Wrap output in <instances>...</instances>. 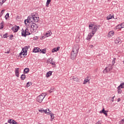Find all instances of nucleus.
Wrapping results in <instances>:
<instances>
[{"label": "nucleus", "mask_w": 124, "mask_h": 124, "mask_svg": "<svg viewBox=\"0 0 124 124\" xmlns=\"http://www.w3.org/2000/svg\"><path fill=\"white\" fill-rule=\"evenodd\" d=\"M19 29H20V27H19V26H16L15 27H14L12 28V31H13L14 32H17Z\"/></svg>", "instance_id": "obj_8"}, {"label": "nucleus", "mask_w": 124, "mask_h": 124, "mask_svg": "<svg viewBox=\"0 0 124 124\" xmlns=\"http://www.w3.org/2000/svg\"><path fill=\"white\" fill-rule=\"evenodd\" d=\"M96 124H101V122L100 121H98L97 122H96Z\"/></svg>", "instance_id": "obj_41"}, {"label": "nucleus", "mask_w": 124, "mask_h": 124, "mask_svg": "<svg viewBox=\"0 0 124 124\" xmlns=\"http://www.w3.org/2000/svg\"><path fill=\"white\" fill-rule=\"evenodd\" d=\"M27 50H25V49H22L21 51V53L19 54V56L20 57V58H24L25 57V55L27 56Z\"/></svg>", "instance_id": "obj_7"}, {"label": "nucleus", "mask_w": 124, "mask_h": 124, "mask_svg": "<svg viewBox=\"0 0 124 124\" xmlns=\"http://www.w3.org/2000/svg\"><path fill=\"white\" fill-rule=\"evenodd\" d=\"M120 26H121V28L123 29V28H124V22L120 24Z\"/></svg>", "instance_id": "obj_39"}, {"label": "nucleus", "mask_w": 124, "mask_h": 124, "mask_svg": "<svg viewBox=\"0 0 124 124\" xmlns=\"http://www.w3.org/2000/svg\"><path fill=\"white\" fill-rule=\"evenodd\" d=\"M27 76L25 74H22L21 76V80H25Z\"/></svg>", "instance_id": "obj_26"}, {"label": "nucleus", "mask_w": 124, "mask_h": 124, "mask_svg": "<svg viewBox=\"0 0 124 124\" xmlns=\"http://www.w3.org/2000/svg\"><path fill=\"white\" fill-rule=\"evenodd\" d=\"M117 101H118V102H120V101H121V98H119L117 99Z\"/></svg>", "instance_id": "obj_48"}, {"label": "nucleus", "mask_w": 124, "mask_h": 124, "mask_svg": "<svg viewBox=\"0 0 124 124\" xmlns=\"http://www.w3.org/2000/svg\"><path fill=\"white\" fill-rule=\"evenodd\" d=\"M117 92H118V93H122V92H123V91H122V89L121 88H117Z\"/></svg>", "instance_id": "obj_30"}, {"label": "nucleus", "mask_w": 124, "mask_h": 124, "mask_svg": "<svg viewBox=\"0 0 124 124\" xmlns=\"http://www.w3.org/2000/svg\"><path fill=\"white\" fill-rule=\"evenodd\" d=\"M10 37H13V35H11Z\"/></svg>", "instance_id": "obj_50"}, {"label": "nucleus", "mask_w": 124, "mask_h": 124, "mask_svg": "<svg viewBox=\"0 0 124 124\" xmlns=\"http://www.w3.org/2000/svg\"><path fill=\"white\" fill-rule=\"evenodd\" d=\"M71 79L74 81H75L76 82H78L79 81V79L78 78L76 77H71Z\"/></svg>", "instance_id": "obj_19"}, {"label": "nucleus", "mask_w": 124, "mask_h": 124, "mask_svg": "<svg viewBox=\"0 0 124 124\" xmlns=\"http://www.w3.org/2000/svg\"><path fill=\"white\" fill-rule=\"evenodd\" d=\"M4 11H5V10H2L1 12H0V17L2 16L3 15V13H4Z\"/></svg>", "instance_id": "obj_31"}, {"label": "nucleus", "mask_w": 124, "mask_h": 124, "mask_svg": "<svg viewBox=\"0 0 124 124\" xmlns=\"http://www.w3.org/2000/svg\"><path fill=\"white\" fill-rule=\"evenodd\" d=\"M54 90H55V88L54 87H51L50 90H49V93H53L54 92Z\"/></svg>", "instance_id": "obj_36"}, {"label": "nucleus", "mask_w": 124, "mask_h": 124, "mask_svg": "<svg viewBox=\"0 0 124 124\" xmlns=\"http://www.w3.org/2000/svg\"><path fill=\"white\" fill-rule=\"evenodd\" d=\"M15 73H16V77H19V68H16L15 69Z\"/></svg>", "instance_id": "obj_13"}, {"label": "nucleus", "mask_w": 124, "mask_h": 124, "mask_svg": "<svg viewBox=\"0 0 124 124\" xmlns=\"http://www.w3.org/2000/svg\"><path fill=\"white\" fill-rule=\"evenodd\" d=\"M8 17H9V13H7L5 16V18L6 20H7V18H8Z\"/></svg>", "instance_id": "obj_37"}, {"label": "nucleus", "mask_w": 124, "mask_h": 124, "mask_svg": "<svg viewBox=\"0 0 124 124\" xmlns=\"http://www.w3.org/2000/svg\"><path fill=\"white\" fill-rule=\"evenodd\" d=\"M115 62H116V58H114L112 61V66L114 65L115 64Z\"/></svg>", "instance_id": "obj_32"}, {"label": "nucleus", "mask_w": 124, "mask_h": 124, "mask_svg": "<svg viewBox=\"0 0 124 124\" xmlns=\"http://www.w3.org/2000/svg\"><path fill=\"white\" fill-rule=\"evenodd\" d=\"M28 49H29L28 46H25L24 48L22 49V50H24V51H26V52L27 53Z\"/></svg>", "instance_id": "obj_35"}, {"label": "nucleus", "mask_w": 124, "mask_h": 124, "mask_svg": "<svg viewBox=\"0 0 124 124\" xmlns=\"http://www.w3.org/2000/svg\"><path fill=\"white\" fill-rule=\"evenodd\" d=\"M2 4H3V2H2H2H0V6H1L2 5Z\"/></svg>", "instance_id": "obj_46"}, {"label": "nucleus", "mask_w": 124, "mask_h": 124, "mask_svg": "<svg viewBox=\"0 0 124 124\" xmlns=\"http://www.w3.org/2000/svg\"><path fill=\"white\" fill-rule=\"evenodd\" d=\"M79 46L76 45L73 47L72 51L71 53V60H74L77 57L78 52H79Z\"/></svg>", "instance_id": "obj_3"}, {"label": "nucleus", "mask_w": 124, "mask_h": 124, "mask_svg": "<svg viewBox=\"0 0 124 124\" xmlns=\"http://www.w3.org/2000/svg\"><path fill=\"white\" fill-rule=\"evenodd\" d=\"M49 63H50V64H52V65H56V63H55V62H54L53 59H51L50 60L49 59Z\"/></svg>", "instance_id": "obj_21"}, {"label": "nucleus", "mask_w": 124, "mask_h": 124, "mask_svg": "<svg viewBox=\"0 0 124 124\" xmlns=\"http://www.w3.org/2000/svg\"><path fill=\"white\" fill-rule=\"evenodd\" d=\"M121 123L122 124H124V119H123L121 121Z\"/></svg>", "instance_id": "obj_42"}, {"label": "nucleus", "mask_w": 124, "mask_h": 124, "mask_svg": "<svg viewBox=\"0 0 124 124\" xmlns=\"http://www.w3.org/2000/svg\"><path fill=\"white\" fill-rule=\"evenodd\" d=\"M87 83H89L90 84V77H87L84 79V81L83 82V85H86Z\"/></svg>", "instance_id": "obj_9"}, {"label": "nucleus", "mask_w": 124, "mask_h": 124, "mask_svg": "<svg viewBox=\"0 0 124 124\" xmlns=\"http://www.w3.org/2000/svg\"><path fill=\"white\" fill-rule=\"evenodd\" d=\"M106 112H107V111H106L105 110H104V108H103L102 111H100V113L101 114L103 113V114H104L105 116H108V114Z\"/></svg>", "instance_id": "obj_20"}, {"label": "nucleus", "mask_w": 124, "mask_h": 124, "mask_svg": "<svg viewBox=\"0 0 124 124\" xmlns=\"http://www.w3.org/2000/svg\"><path fill=\"white\" fill-rule=\"evenodd\" d=\"M48 111L49 112V114H50L51 118L52 119V120H54V118H55V117L54 116V114L52 113L51 111H50V109H48Z\"/></svg>", "instance_id": "obj_18"}, {"label": "nucleus", "mask_w": 124, "mask_h": 124, "mask_svg": "<svg viewBox=\"0 0 124 124\" xmlns=\"http://www.w3.org/2000/svg\"><path fill=\"white\" fill-rule=\"evenodd\" d=\"M5 124H7V123H5Z\"/></svg>", "instance_id": "obj_51"}, {"label": "nucleus", "mask_w": 124, "mask_h": 124, "mask_svg": "<svg viewBox=\"0 0 124 124\" xmlns=\"http://www.w3.org/2000/svg\"><path fill=\"white\" fill-rule=\"evenodd\" d=\"M38 19H39V17L37 16V14H33L31 16H28L27 19H26L24 21V22L25 25H28L29 23H32V22L37 23L39 21Z\"/></svg>", "instance_id": "obj_2"}, {"label": "nucleus", "mask_w": 124, "mask_h": 124, "mask_svg": "<svg viewBox=\"0 0 124 124\" xmlns=\"http://www.w3.org/2000/svg\"><path fill=\"white\" fill-rule=\"evenodd\" d=\"M9 53H10V51H5V54H9Z\"/></svg>", "instance_id": "obj_43"}, {"label": "nucleus", "mask_w": 124, "mask_h": 124, "mask_svg": "<svg viewBox=\"0 0 124 124\" xmlns=\"http://www.w3.org/2000/svg\"><path fill=\"white\" fill-rule=\"evenodd\" d=\"M116 29H118L119 30H121V29H122V26H121L120 24L117 25V26H116Z\"/></svg>", "instance_id": "obj_33"}, {"label": "nucleus", "mask_w": 124, "mask_h": 124, "mask_svg": "<svg viewBox=\"0 0 124 124\" xmlns=\"http://www.w3.org/2000/svg\"><path fill=\"white\" fill-rule=\"evenodd\" d=\"M2 29H3V23L1 22L0 24V30H2Z\"/></svg>", "instance_id": "obj_34"}, {"label": "nucleus", "mask_w": 124, "mask_h": 124, "mask_svg": "<svg viewBox=\"0 0 124 124\" xmlns=\"http://www.w3.org/2000/svg\"><path fill=\"white\" fill-rule=\"evenodd\" d=\"M112 69H113V66H112V65L109 64L105 68V69L104 70L103 73L105 74L108 72L111 71Z\"/></svg>", "instance_id": "obj_6"}, {"label": "nucleus", "mask_w": 124, "mask_h": 124, "mask_svg": "<svg viewBox=\"0 0 124 124\" xmlns=\"http://www.w3.org/2000/svg\"><path fill=\"white\" fill-rule=\"evenodd\" d=\"M29 72H30V69H29V68H26L24 69V73L27 74V73H29Z\"/></svg>", "instance_id": "obj_24"}, {"label": "nucleus", "mask_w": 124, "mask_h": 124, "mask_svg": "<svg viewBox=\"0 0 124 124\" xmlns=\"http://www.w3.org/2000/svg\"><path fill=\"white\" fill-rule=\"evenodd\" d=\"M31 26V30L34 32L36 31H37V29H38V25H36V24L33 23L31 24H30Z\"/></svg>", "instance_id": "obj_5"}, {"label": "nucleus", "mask_w": 124, "mask_h": 124, "mask_svg": "<svg viewBox=\"0 0 124 124\" xmlns=\"http://www.w3.org/2000/svg\"><path fill=\"white\" fill-rule=\"evenodd\" d=\"M89 30L91 32L88 34V36L86 38L87 40H91V39H92V37L94 35L95 32H96V31H97V26L93 24H90L89 25Z\"/></svg>", "instance_id": "obj_1"}, {"label": "nucleus", "mask_w": 124, "mask_h": 124, "mask_svg": "<svg viewBox=\"0 0 124 124\" xmlns=\"http://www.w3.org/2000/svg\"><path fill=\"white\" fill-rule=\"evenodd\" d=\"M6 0H2V2L3 3H4V2H5V1H6Z\"/></svg>", "instance_id": "obj_47"}, {"label": "nucleus", "mask_w": 124, "mask_h": 124, "mask_svg": "<svg viewBox=\"0 0 124 124\" xmlns=\"http://www.w3.org/2000/svg\"><path fill=\"white\" fill-rule=\"evenodd\" d=\"M33 52L34 53H39L41 52V49L39 47H34L33 49Z\"/></svg>", "instance_id": "obj_10"}, {"label": "nucleus", "mask_w": 124, "mask_h": 124, "mask_svg": "<svg viewBox=\"0 0 124 124\" xmlns=\"http://www.w3.org/2000/svg\"><path fill=\"white\" fill-rule=\"evenodd\" d=\"M6 35V34L3 35L4 38H7V36Z\"/></svg>", "instance_id": "obj_44"}, {"label": "nucleus", "mask_w": 124, "mask_h": 124, "mask_svg": "<svg viewBox=\"0 0 124 124\" xmlns=\"http://www.w3.org/2000/svg\"><path fill=\"white\" fill-rule=\"evenodd\" d=\"M25 32L26 33V36L27 35H30V34H31V33H30L29 32V29H26L25 30Z\"/></svg>", "instance_id": "obj_29"}, {"label": "nucleus", "mask_w": 124, "mask_h": 124, "mask_svg": "<svg viewBox=\"0 0 124 124\" xmlns=\"http://www.w3.org/2000/svg\"><path fill=\"white\" fill-rule=\"evenodd\" d=\"M51 75H52V71H49L46 74V78H49V77L51 76Z\"/></svg>", "instance_id": "obj_22"}, {"label": "nucleus", "mask_w": 124, "mask_h": 124, "mask_svg": "<svg viewBox=\"0 0 124 124\" xmlns=\"http://www.w3.org/2000/svg\"><path fill=\"white\" fill-rule=\"evenodd\" d=\"M39 112H41V113H46H46H49V112L47 111V109H39Z\"/></svg>", "instance_id": "obj_23"}, {"label": "nucleus", "mask_w": 124, "mask_h": 124, "mask_svg": "<svg viewBox=\"0 0 124 124\" xmlns=\"http://www.w3.org/2000/svg\"><path fill=\"white\" fill-rule=\"evenodd\" d=\"M90 48H92V47H93V45L90 46Z\"/></svg>", "instance_id": "obj_49"}, {"label": "nucleus", "mask_w": 124, "mask_h": 124, "mask_svg": "<svg viewBox=\"0 0 124 124\" xmlns=\"http://www.w3.org/2000/svg\"><path fill=\"white\" fill-rule=\"evenodd\" d=\"M115 42L116 44H118V43H120V42H121V40H120V38H117L115 40Z\"/></svg>", "instance_id": "obj_27"}, {"label": "nucleus", "mask_w": 124, "mask_h": 124, "mask_svg": "<svg viewBox=\"0 0 124 124\" xmlns=\"http://www.w3.org/2000/svg\"><path fill=\"white\" fill-rule=\"evenodd\" d=\"M112 18H114V16L113 15L109 14L107 17V20H110L111 19H112Z\"/></svg>", "instance_id": "obj_17"}, {"label": "nucleus", "mask_w": 124, "mask_h": 124, "mask_svg": "<svg viewBox=\"0 0 124 124\" xmlns=\"http://www.w3.org/2000/svg\"><path fill=\"white\" fill-rule=\"evenodd\" d=\"M50 2H51V0H47L46 5V7H49V4H50Z\"/></svg>", "instance_id": "obj_28"}, {"label": "nucleus", "mask_w": 124, "mask_h": 124, "mask_svg": "<svg viewBox=\"0 0 124 124\" xmlns=\"http://www.w3.org/2000/svg\"><path fill=\"white\" fill-rule=\"evenodd\" d=\"M8 123H9L10 124H17V122H16V121H15V120L13 119H9L8 121Z\"/></svg>", "instance_id": "obj_11"}, {"label": "nucleus", "mask_w": 124, "mask_h": 124, "mask_svg": "<svg viewBox=\"0 0 124 124\" xmlns=\"http://www.w3.org/2000/svg\"><path fill=\"white\" fill-rule=\"evenodd\" d=\"M114 98H115V96L112 97V102H114Z\"/></svg>", "instance_id": "obj_45"}, {"label": "nucleus", "mask_w": 124, "mask_h": 124, "mask_svg": "<svg viewBox=\"0 0 124 124\" xmlns=\"http://www.w3.org/2000/svg\"><path fill=\"white\" fill-rule=\"evenodd\" d=\"M118 89H124V82H122L120 85L117 87Z\"/></svg>", "instance_id": "obj_14"}, {"label": "nucleus", "mask_w": 124, "mask_h": 124, "mask_svg": "<svg viewBox=\"0 0 124 124\" xmlns=\"http://www.w3.org/2000/svg\"><path fill=\"white\" fill-rule=\"evenodd\" d=\"M60 49V47L55 48L52 50V53H55V52H58Z\"/></svg>", "instance_id": "obj_25"}, {"label": "nucleus", "mask_w": 124, "mask_h": 124, "mask_svg": "<svg viewBox=\"0 0 124 124\" xmlns=\"http://www.w3.org/2000/svg\"><path fill=\"white\" fill-rule=\"evenodd\" d=\"M45 96H46V93H42L37 97V101L40 103H41V102L43 101V99L45 98Z\"/></svg>", "instance_id": "obj_4"}, {"label": "nucleus", "mask_w": 124, "mask_h": 124, "mask_svg": "<svg viewBox=\"0 0 124 124\" xmlns=\"http://www.w3.org/2000/svg\"><path fill=\"white\" fill-rule=\"evenodd\" d=\"M31 82H28L26 84L27 87H30V86H31Z\"/></svg>", "instance_id": "obj_40"}, {"label": "nucleus", "mask_w": 124, "mask_h": 124, "mask_svg": "<svg viewBox=\"0 0 124 124\" xmlns=\"http://www.w3.org/2000/svg\"><path fill=\"white\" fill-rule=\"evenodd\" d=\"M40 53H42V54H46V50L45 49H42V50H41V51H40Z\"/></svg>", "instance_id": "obj_38"}, {"label": "nucleus", "mask_w": 124, "mask_h": 124, "mask_svg": "<svg viewBox=\"0 0 124 124\" xmlns=\"http://www.w3.org/2000/svg\"><path fill=\"white\" fill-rule=\"evenodd\" d=\"M21 35L22 36H24V37H26V36H27L26 31L25 30H24L23 29L21 30Z\"/></svg>", "instance_id": "obj_12"}, {"label": "nucleus", "mask_w": 124, "mask_h": 124, "mask_svg": "<svg viewBox=\"0 0 124 124\" xmlns=\"http://www.w3.org/2000/svg\"><path fill=\"white\" fill-rule=\"evenodd\" d=\"M51 35L52 32L51 31H48L46 33V37H48V36H51Z\"/></svg>", "instance_id": "obj_15"}, {"label": "nucleus", "mask_w": 124, "mask_h": 124, "mask_svg": "<svg viewBox=\"0 0 124 124\" xmlns=\"http://www.w3.org/2000/svg\"><path fill=\"white\" fill-rule=\"evenodd\" d=\"M114 31H110L108 33V37H110V36H113V35H114Z\"/></svg>", "instance_id": "obj_16"}]
</instances>
